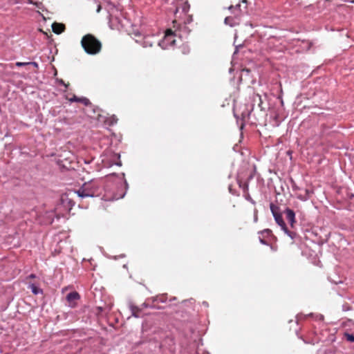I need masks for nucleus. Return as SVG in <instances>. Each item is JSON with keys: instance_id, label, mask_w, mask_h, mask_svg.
Wrapping results in <instances>:
<instances>
[{"instance_id": "1", "label": "nucleus", "mask_w": 354, "mask_h": 354, "mask_svg": "<svg viewBox=\"0 0 354 354\" xmlns=\"http://www.w3.org/2000/svg\"><path fill=\"white\" fill-rule=\"evenodd\" d=\"M80 43L82 48L88 55H97L102 48V42L95 35L90 33L84 35Z\"/></svg>"}, {"instance_id": "2", "label": "nucleus", "mask_w": 354, "mask_h": 354, "mask_svg": "<svg viewBox=\"0 0 354 354\" xmlns=\"http://www.w3.org/2000/svg\"><path fill=\"white\" fill-rule=\"evenodd\" d=\"M99 185L95 181L84 183L76 193L81 198L93 197L99 194Z\"/></svg>"}, {"instance_id": "3", "label": "nucleus", "mask_w": 354, "mask_h": 354, "mask_svg": "<svg viewBox=\"0 0 354 354\" xmlns=\"http://www.w3.org/2000/svg\"><path fill=\"white\" fill-rule=\"evenodd\" d=\"M274 220L287 235L291 237V239L295 238L296 234L288 230L281 214L279 215H275Z\"/></svg>"}, {"instance_id": "4", "label": "nucleus", "mask_w": 354, "mask_h": 354, "mask_svg": "<svg viewBox=\"0 0 354 354\" xmlns=\"http://www.w3.org/2000/svg\"><path fill=\"white\" fill-rule=\"evenodd\" d=\"M80 296L77 292H71L66 296V301L68 306L75 308L77 306V302L80 299Z\"/></svg>"}, {"instance_id": "5", "label": "nucleus", "mask_w": 354, "mask_h": 354, "mask_svg": "<svg viewBox=\"0 0 354 354\" xmlns=\"http://www.w3.org/2000/svg\"><path fill=\"white\" fill-rule=\"evenodd\" d=\"M156 43H157V41L155 39L153 36L147 35V36H145L143 38L142 46L144 48L152 47L153 45Z\"/></svg>"}, {"instance_id": "6", "label": "nucleus", "mask_w": 354, "mask_h": 354, "mask_svg": "<svg viewBox=\"0 0 354 354\" xmlns=\"http://www.w3.org/2000/svg\"><path fill=\"white\" fill-rule=\"evenodd\" d=\"M285 213H286V217L287 221L290 223V226L292 227H293L294 224L296 223L295 214L294 211L289 208H287L285 210Z\"/></svg>"}, {"instance_id": "7", "label": "nucleus", "mask_w": 354, "mask_h": 354, "mask_svg": "<svg viewBox=\"0 0 354 354\" xmlns=\"http://www.w3.org/2000/svg\"><path fill=\"white\" fill-rule=\"evenodd\" d=\"M65 25L63 24L55 22L52 25L53 31L55 34H61L65 30Z\"/></svg>"}, {"instance_id": "8", "label": "nucleus", "mask_w": 354, "mask_h": 354, "mask_svg": "<svg viewBox=\"0 0 354 354\" xmlns=\"http://www.w3.org/2000/svg\"><path fill=\"white\" fill-rule=\"evenodd\" d=\"M69 100L71 102H80L85 105H88V104H91L88 99H87L86 97L78 98L75 95H74L73 98L69 99Z\"/></svg>"}, {"instance_id": "9", "label": "nucleus", "mask_w": 354, "mask_h": 354, "mask_svg": "<svg viewBox=\"0 0 354 354\" xmlns=\"http://www.w3.org/2000/svg\"><path fill=\"white\" fill-rule=\"evenodd\" d=\"M252 100L254 102H257L258 106L260 107L261 110H263V107L261 106L263 102L260 95L254 94L252 96Z\"/></svg>"}, {"instance_id": "10", "label": "nucleus", "mask_w": 354, "mask_h": 354, "mask_svg": "<svg viewBox=\"0 0 354 354\" xmlns=\"http://www.w3.org/2000/svg\"><path fill=\"white\" fill-rule=\"evenodd\" d=\"M130 310L131 311L133 316H134L135 317H140V309L138 306H136L134 305H131Z\"/></svg>"}, {"instance_id": "11", "label": "nucleus", "mask_w": 354, "mask_h": 354, "mask_svg": "<svg viewBox=\"0 0 354 354\" xmlns=\"http://www.w3.org/2000/svg\"><path fill=\"white\" fill-rule=\"evenodd\" d=\"M29 288L31 289L32 293L34 295H37L39 293H41L42 292V290L39 288L34 283H30L28 286Z\"/></svg>"}, {"instance_id": "12", "label": "nucleus", "mask_w": 354, "mask_h": 354, "mask_svg": "<svg viewBox=\"0 0 354 354\" xmlns=\"http://www.w3.org/2000/svg\"><path fill=\"white\" fill-rule=\"evenodd\" d=\"M270 207L274 217L275 216V215L280 214V213L279 212V209L277 206H276L273 203H270Z\"/></svg>"}, {"instance_id": "13", "label": "nucleus", "mask_w": 354, "mask_h": 354, "mask_svg": "<svg viewBox=\"0 0 354 354\" xmlns=\"http://www.w3.org/2000/svg\"><path fill=\"white\" fill-rule=\"evenodd\" d=\"M345 339L350 342H354V335L346 333L344 334Z\"/></svg>"}, {"instance_id": "14", "label": "nucleus", "mask_w": 354, "mask_h": 354, "mask_svg": "<svg viewBox=\"0 0 354 354\" xmlns=\"http://www.w3.org/2000/svg\"><path fill=\"white\" fill-rule=\"evenodd\" d=\"M181 9H182V11L184 12V13H187L189 9V5L188 4V3L186 1V2H184L182 5V7H181Z\"/></svg>"}, {"instance_id": "15", "label": "nucleus", "mask_w": 354, "mask_h": 354, "mask_svg": "<svg viewBox=\"0 0 354 354\" xmlns=\"http://www.w3.org/2000/svg\"><path fill=\"white\" fill-rule=\"evenodd\" d=\"M108 120L110 125H113L117 123L118 118L115 115H113L110 117Z\"/></svg>"}, {"instance_id": "16", "label": "nucleus", "mask_w": 354, "mask_h": 354, "mask_svg": "<svg viewBox=\"0 0 354 354\" xmlns=\"http://www.w3.org/2000/svg\"><path fill=\"white\" fill-rule=\"evenodd\" d=\"M15 65L18 67H21V66H27V65H29V62H17L15 63Z\"/></svg>"}, {"instance_id": "17", "label": "nucleus", "mask_w": 354, "mask_h": 354, "mask_svg": "<svg viewBox=\"0 0 354 354\" xmlns=\"http://www.w3.org/2000/svg\"><path fill=\"white\" fill-rule=\"evenodd\" d=\"M114 157H115V158H116L118 160V161L115 162V164L116 165H118V166H121V165H122V162H121V160H120V155H118V154H115V155H114Z\"/></svg>"}, {"instance_id": "18", "label": "nucleus", "mask_w": 354, "mask_h": 354, "mask_svg": "<svg viewBox=\"0 0 354 354\" xmlns=\"http://www.w3.org/2000/svg\"><path fill=\"white\" fill-rule=\"evenodd\" d=\"M174 32L172 31V30L171 29H167L165 32V37H169V36H171V35H173Z\"/></svg>"}, {"instance_id": "19", "label": "nucleus", "mask_w": 354, "mask_h": 354, "mask_svg": "<svg viewBox=\"0 0 354 354\" xmlns=\"http://www.w3.org/2000/svg\"><path fill=\"white\" fill-rule=\"evenodd\" d=\"M306 193L308 194V191L307 190L306 191ZM298 198H299L300 200H306L308 198V196H301V194H299L298 196Z\"/></svg>"}, {"instance_id": "20", "label": "nucleus", "mask_w": 354, "mask_h": 354, "mask_svg": "<svg viewBox=\"0 0 354 354\" xmlns=\"http://www.w3.org/2000/svg\"><path fill=\"white\" fill-rule=\"evenodd\" d=\"M29 65L33 66L35 68H38V64L35 62H29Z\"/></svg>"}, {"instance_id": "21", "label": "nucleus", "mask_w": 354, "mask_h": 354, "mask_svg": "<svg viewBox=\"0 0 354 354\" xmlns=\"http://www.w3.org/2000/svg\"><path fill=\"white\" fill-rule=\"evenodd\" d=\"M261 233H266L267 234H270L272 233V231L270 229H266L263 231H262Z\"/></svg>"}, {"instance_id": "22", "label": "nucleus", "mask_w": 354, "mask_h": 354, "mask_svg": "<svg viewBox=\"0 0 354 354\" xmlns=\"http://www.w3.org/2000/svg\"><path fill=\"white\" fill-rule=\"evenodd\" d=\"M242 3L245 5V8L246 9L247 8V6H248V1L247 0H242Z\"/></svg>"}, {"instance_id": "23", "label": "nucleus", "mask_w": 354, "mask_h": 354, "mask_svg": "<svg viewBox=\"0 0 354 354\" xmlns=\"http://www.w3.org/2000/svg\"><path fill=\"white\" fill-rule=\"evenodd\" d=\"M35 277H36V276H35V274H30V275L28 277V279H34V278H35Z\"/></svg>"}, {"instance_id": "24", "label": "nucleus", "mask_w": 354, "mask_h": 354, "mask_svg": "<svg viewBox=\"0 0 354 354\" xmlns=\"http://www.w3.org/2000/svg\"><path fill=\"white\" fill-rule=\"evenodd\" d=\"M230 17H226L225 19V24H228V22H230Z\"/></svg>"}, {"instance_id": "25", "label": "nucleus", "mask_w": 354, "mask_h": 354, "mask_svg": "<svg viewBox=\"0 0 354 354\" xmlns=\"http://www.w3.org/2000/svg\"><path fill=\"white\" fill-rule=\"evenodd\" d=\"M230 17H226L225 19V24H228V22H230Z\"/></svg>"}, {"instance_id": "26", "label": "nucleus", "mask_w": 354, "mask_h": 354, "mask_svg": "<svg viewBox=\"0 0 354 354\" xmlns=\"http://www.w3.org/2000/svg\"><path fill=\"white\" fill-rule=\"evenodd\" d=\"M60 82H61V84H62L63 85H64L66 87H67V86L69 85V84H65V83H64V82L63 80H60Z\"/></svg>"}, {"instance_id": "27", "label": "nucleus", "mask_w": 354, "mask_h": 354, "mask_svg": "<svg viewBox=\"0 0 354 354\" xmlns=\"http://www.w3.org/2000/svg\"><path fill=\"white\" fill-rule=\"evenodd\" d=\"M260 241L261 243H262L263 244H266V242L263 240V239H260Z\"/></svg>"}, {"instance_id": "28", "label": "nucleus", "mask_w": 354, "mask_h": 354, "mask_svg": "<svg viewBox=\"0 0 354 354\" xmlns=\"http://www.w3.org/2000/svg\"><path fill=\"white\" fill-rule=\"evenodd\" d=\"M179 9H180V7L177 6L176 10V12H178Z\"/></svg>"}, {"instance_id": "29", "label": "nucleus", "mask_w": 354, "mask_h": 354, "mask_svg": "<svg viewBox=\"0 0 354 354\" xmlns=\"http://www.w3.org/2000/svg\"><path fill=\"white\" fill-rule=\"evenodd\" d=\"M100 6L98 8V9H97V12H99V11H100Z\"/></svg>"}]
</instances>
